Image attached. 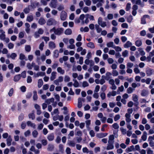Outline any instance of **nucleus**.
Segmentation results:
<instances>
[{
  "mask_svg": "<svg viewBox=\"0 0 154 154\" xmlns=\"http://www.w3.org/2000/svg\"><path fill=\"white\" fill-rule=\"evenodd\" d=\"M147 154H153V151L150 148H148L147 149Z\"/></svg>",
  "mask_w": 154,
  "mask_h": 154,
  "instance_id": "obj_61",
  "label": "nucleus"
},
{
  "mask_svg": "<svg viewBox=\"0 0 154 154\" xmlns=\"http://www.w3.org/2000/svg\"><path fill=\"white\" fill-rule=\"evenodd\" d=\"M132 100L133 101L135 102H137L138 101V96L135 94L133 95Z\"/></svg>",
  "mask_w": 154,
  "mask_h": 154,
  "instance_id": "obj_39",
  "label": "nucleus"
},
{
  "mask_svg": "<svg viewBox=\"0 0 154 154\" xmlns=\"http://www.w3.org/2000/svg\"><path fill=\"white\" fill-rule=\"evenodd\" d=\"M26 67L28 69H31L33 67L32 66V62L31 64L30 63H28L27 64Z\"/></svg>",
  "mask_w": 154,
  "mask_h": 154,
  "instance_id": "obj_55",
  "label": "nucleus"
},
{
  "mask_svg": "<svg viewBox=\"0 0 154 154\" xmlns=\"http://www.w3.org/2000/svg\"><path fill=\"white\" fill-rule=\"evenodd\" d=\"M128 51L127 50H125L124 51L122 52V56L124 57H125L128 56Z\"/></svg>",
  "mask_w": 154,
  "mask_h": 154,
  "instance_id": "obj_49",
  "label": "nucleus"
},
{
  "mask_svg": "<svg viewBox=\"0 0 154 154\" xmlns=\"http://www.w3.org/2000/svg\"><path fill=\"white\" fill-rule=\"evenodd\" d=\"M68 144L69 146L74 147L75 146V143L73 141H69L68 142Z\"/></svg>",
  "mask_w": 154,
  "mask_h": 154,
  "instance_id": "obj_41",
  "label": "nucleus"
},
{
  "mask_svg": "<svg viewBox=\"0 0 154 154\" xmlns=\"http://www.w3.org/2000/svg\"><path fill=\"white\" fill-rule=\"evenodd\" d=\"M54 148V146L53 145L49 144L48 145V150L49 151H52Z\"/></svg>",
  "mask_w": 154,
  "mask_h": 154,
  "instance_id": "obj_51",
  "label": "nucleus"
},
{
  "mask_svg": "<svg viewBox=\"0 0 154 154\" xmlns=\"http://www.w3.org/2000/svg\"><path fill=\"white\" fill-rule=\"evenodd\" d=\"M57 72L60 74L63 75L65 73V71L61 67H58L57 69Z\"/></svg>",
  "mask_w": 154,
  "mask_h": 154,
  "instance_id": "obj_25",
  "label": "nucleus"
},
{
  "mask_svg": "<svg viewBox=\"0 0 154 154\" xmlns=\"http://www.w3.org/2000/svg\"><path fill=\"white\" fill-rule=\"evenodd\" d=\"M63 31L64 29L62 28H58L56 29L55 27H54L50 30V32L51 33L54 32L55 35H60L63 33Z\"/></svg>",
  "mask_w": 154,
  "mask_h": 154,
  "instance_id": "obj_2",
  "label": "nucleus"
},
{
  "mask_svg": "<svg viewBox=\"0 0 154 154\" xmlns=\"http://www.w3.org/2000/svg\"><path fill=\"white\" fill-rule=\"evenodd\" d=\"M67 16V13L64 11H62L61 12L60 14V19L62 21L65 20Z\"/></svg>",
  "mask_w": 154,
  "mask_h": 154,
  "instance_id": "obj_5",
  "label": "nucleus"
},
{
  "mask_svg": "<svg viewBox=\"0 0 154 154\" xmlns=\"http://www.w3.org/2000/svg\"><path fill=\"white\" fill-rule=\"evenodd\" d=\"M89 30L87 26L85 27L84 28L82 27L80 29L81 31L84 32H87L89 31Z\"/></svg>",
  "mask_w": 154,
  "mask_h": 154,
  "instance_id": "obj_33",
  "label": "nucleus"
},
{
  "mask_svg": "<svg viewBox=\"0 0 154 154\" xmlns=\"http://www.w3.org/2000/svg\"><path fill=\"white\" fill-rule=\"evenodd\" d=\"M112 127L115 129H118L119 128V126L118 124L116 123H114L112 125Z\"/></svg>",
  "mask_w": 154,
  "mask_h": 154,
  "instance_id": "obj_62",
  "label": "nucleus"
},
{
  "mask_svg": "<svg viewBox=\"0 0 154 154\" xmlns=\"http://www.w3.org/2000/svg\"><path fill=\"white\" fill-rule=\"evenodd\" d=\"M86 5L89 6L91 5V1L90 0H83Z\"/></svg>",
  "mask_w": 154,
  "mask_h": 154,
  "instance_id": "obj_52",
  "label": "nucleus"
},
{
  "mask_svg": "<svg viewBox=\"0 0 154 154\" xmlns=\"http://www.w3.org/2000/svg\"><path fill=\"white\" fill-rule=\"evenodd\" d=\"M148 141L149 142V146L153 149H154V142L152 140H148Z\"/></svg>",
  "mask_w": 154,
  "mask_h": 154,
  "instance_id": "obj_40",
  "label": "nucleus"
},
{
  "mask_svg": "<svg viewBox=\"0 0 154 154\" xmlns=\"http://www.w3.org/2000/svg\"><path fill=\"white\" fill-rule=\"evenodd\" d=\"M33 99L34 100H36L38 99V96L37 94V92L36 91H34L33 92Z\"/></svg>",
  "mask_w": 154,
  "mask_h": 154,
  "instance_id": "obj_35",
  "label": "nucleus"
},
{
  "mask_svg": "<svg viewBox=\"0 0 154 154\" xmlns=\"http://www.w3.org/2000/svg\"><path fill=\"white\" fill-rule=\"evenodd\" d=\"M72 32V30L71 29L68 28L66 29L64 32V34L67 35H70Z\"/></svg>",
  "mask_w": 154,
  "mask_h": 154,
  "instance_id": "obj_22",
  "label": "nucleus"
},
{
  "mask_svg": "<svg viewBox=\"0 0 154 154\" xmlns=\"http://www.w3.org/2000/svg\"><path fill=\"white\" fill-rule=\"evenodd\" d=\"M134 90V89L132 88L129 87L127 89V92L128 94H131L133 92V91Z\"/></svg>",
  "mask_w": 154,
  "mask_h": 154,
  "instance_id": "obj_44",
  "label": "nucleus"
},
{
  "mask_svg": "<svg viewBox=\"0 0 154 154\" xmlns=\"http://www.w3.org/2000/svg\"><path fill=\"white\" fill-rule=\"evenodd\" d=\"M134 147L133 146H130L129 147L125 149V151L127 152L134 151Z\"/></svg>",
  "mask_w": 154,
  "mask_h": 154,
  "instance_id": "obj_16",
  "label": "nucleus"
},
{
  "mask_svg": "<svg viewBox=\"0 0 154 154\" xmlns=\"http://www.w3.org/2000/svg\"><path fill=\"white\" fill-rule=\"evenodd\" d=\"M134 65V64L131 63H128L127 64V68H131Z\"/></svg>",
  "mask_w": 154,
  "mask_h": 154,
  "instance_id": "obj_56",
  "label": "nucleus"
},
{
  "mask_svg": "<svg viewBox=\"0 0 154 154\" xmlns=\"http://www.w3.org/2000/svg\"><path fill=\"white\" fill-rule=\"evenodd\" d=\"M154 72V70L150 69H148L146 71V73L147 76H150Z\"/></svg>",
  "mask_w": 154,
  "mask_h": 154,
  "instance_id": "obj_12",
  "label": "nucleus"
},
{
  "mask_svg": "<svg viewBox=\"0 0 154 154\" xmlns=\"http://www.w3.org/2000/svg\"><path fill=\"white\" fill-rule=\"evenodd\" d=\"M140 85V84L139 83H136L135 82L131 84V86L132 88H135L137 87H139Z\"/></svg>",
  "mask_w": 154,
  "mask_h": 154,
  "instance_id": "obj_29",
  "label": "nucleus"
},
{
  "mask_svg": "<svg viewBox=\"0 0 154 154\" xmlns=\"http://www.w3.org/2000/svg\"><path fill=\"white\" fill-rule=\"evenodd\" d=\"M91 121L90 120H87L85 121L86 126L88 129H89V126L91 124Z\"/></svg>",
  "mask_w": 154,
  "mask_h": 154,
  "instance_id": "obj_34",
  "label": "nucleus"
},
{
  "mask_svg": "<svg viewBox=\"0 0 154 154\" xmlns=\"http://www.w3.org/2000/svg\"><path fill=\"white\" fill-rule=\"evenodd\" d=\"M48 45L49 48L51 49H53L56 48L55 44L53 42H50Z\"/></svg>",
  "mask_w": 154,
  "mask_h": 154,
  "instance_id": "obj_15",
  "label": "nucleus"
},
{
  "mask_svg": "<svg viewBox=\"0 0 154 154\" xmlns=\"http://www.w3.org/2000/svg\"><path fill=\"white\" fill-rule=\"evenodd\" d=\"M114 137L113 135H110L109 137V139L108 141V143L113 142L112 141L114 140Z\"/></svg>",
  "mask_w": 154,
  "mask_h": 154,
  "instance_id": "obj_47",
  "label": "nucleus"
},
{
  "mask_svg": "<svg viewBox=\"0 0 154 154\" xmlns=\"http://www.w3.org/2000/svg\"><path fill=\"white\" fill-rule=\"evenodd\" d=\"M107 18L109 20H112L113 18V15L112 14L109 13L107 14Z\"/></svg>",
  "mask_w": 154,
  "mask_h": 154,
  "instance_id": "obj_37",
  "label": "nucleus"
},
{
  "mask_svg": "<svg viewBox=\"0 0 154 154\" xmlns=\"http://www.w3.org/2000/svg\"><path fill=\"white\" fill-rule=\"evenodd\" d=\"M138 51L139 52L140 54L141 55L143 56L145 54V53L142 48H139L138 49Z\"/></svg>",
  "mask_w": 154,
  "mask_h": 154,
  "instance_id": "obj_31",
  "label": "nucleus"
},
{
  "mask_svg": "<svg viewBox=\"0 0 154 154\" xmlns=\"http://www.w3.org/2000/svg\"><path fill=\"white\" fill-rule=\"evenodd\" d=\"M100 96L102 100L105 99L106 98L105 94L104 92H102L100 94Z\"/></svg>",
  "mask_w": 154,
  "mask_h": 154,
  "instance_id": "obj_58",
  "label": "nucleus"
},
{
  "mask_svg": "<svg viewBox=\"0 0 154 154\" xmlns=\"http://www.w3.org/2000/svg\"><path fill=\"white\" fill-rule=\"evenodd\" d=\"M33 20V17L32 15H28L27 18V21L29 22H31Z\"/></svg>",
  "mask_w": 154,
  "mask_h": 154,
  "instance_id": "obj_36",
  "label": "nucleus"
},
{
  "mask_svg": "<svg viewBox=\"0 0 154 154\" xmlns=\"http://www.w3.org/2000/svg\"><path fill=\"white\" fill-rule=\"evenodd\" d=\"M43 84V82L42 79H39L38 81V87L40 88Z\"/></svg>",
  "mask_w": 154,
  "mask_h": 154,
  "instance_id": "obj_43",
  "label": "nucleus"
},
{
  "mask_svg": "<svg viewBox=\"0 0 154 154\" xmlns=\"http://www.w3.org/2000/svg\"><path fill=\"white\" fill-rule=\"evenodd\" d=\"M135 45L137 47L141 46L142 45V40L140 39H138L137 40L135 41Z\"/></svg>",
  "mask_w": 154,
  "mask_h": 154,
  "instance_id": "obj_13",
  "label": "nucleus"
},
{
  "mask_svg": "<svg viewBox=\"0 0 154 154\" xmlns=\"http://www.w3.org/2000/svg\"><path fill=\"white\" fill-rule=\"evenodd\" d=\"M57 24V21L54 18H50L47 22V25L48 26H55Z\"/></svg>",
  "mask_w": 154,
  "mask_h": 154,
  "instance_id": "obj_3",
  "label": "nucleus"
},
{
  "mask_svg": "<svg viewBox=\"0 0 154 154\" xmlns=\"http://www.w3.org/2000/svg\"><path fill=\"white\" fill-rule=\"evenodd\" d=\"M125 121L127 123H130L131 121V115L129 114H125Z\"/></svg>",
  "mask_w": 154,
  "mask_h": 154,
  "instance_id": "obj_10",
  "label": "nucleus"
},
{
  "mask_svg": "<svg viewBox=\"0 0 154 154\" xmlns=\"http://www.w3.org/2000/svg\"><path fill=\"white\" fill-rule=\"evenodd\" d=\"M64 9V7L63 5H59L57 8V9L59 11H61L62 10H63Z\"/></svg>",
  "mask_w": 154,
  "mask_h": 154,
  "instance_id": "obj_46",
  "label": "nucleus"
},
{
  "mask_svg": "<svg viewBox=\"0 0 154 154\" xmlns=\"http://www.w3.org/2000/svg\"><path fill=\"white\" fill-rule=\"evenodd\" d=\"M12 141V139L11 136H9L7 139V145L9 146L11 145V142Z\"/></svg>",
  "mask_w": 154,
  "mask_h": 154,
  "instance_id": "obj_21",
  "label": "nucleus"
},
{
  "mask_svg": "<svg viewBox=\"0 0 154 154\" xmlns=\"http://www.w3.org/2000/svg\"><path fill=\"white\" fill-rule=\"evenodd\" d=\"M86 16H87L88 17V18L90 20H94V17L93 16L87 14L86 15Z\"/></svg>",
  "mask_w": 154,
  "mask_h": 154,
  "instance_id": "obj_57",
  "label": "nucleus"
},
{
  "mask_svg": "<svg viewBox=\"0 0 154 154\" xmlns=\"http://www.w3.org/2000/svg\"><path fill=\"white\" fill-rule=\"evenodd\" d=\"M98 25L97 24L95 25V27L97 32L100 33L102 30V29L99 26H100L102 28H104L107 26V24L106 22L103 21V18L101 17L98 18Z\"/></svg>",
  "mask_w": 154,
  "mask_h": 154,
  "instance_id": "obj_1",
  "label": "nucleus"
},
{
  "mask_svg": "<svg viewBox=\"0 0 154 154\" xmlns=\"http://www.w3.org/2000/svg\"><path fill=\"white\" fill-rule=\"evenodd\" d=\"M116 91H113L112 92H109L107 94V96L109 97H110L111 96H116Z\"/></svg>",
  "mask_w": 154,
  "mask_h": 154,
  "instance_id": "obj_18",
  "label": "nucleus"
},
{
  "mask_svg": "<svg viewBox=\"0 0 154 154\" xmlns=\"http://www.w3.org/2000/svg\"><path fill=\"white\" fill-rule=\"evenodd\" d=\"M112 74L113 76H116L119 75V72L116 70H113L112 72Z\"/></svg>",
  "mask_w": 154,
  "mask_h": 154,
  "instance_id": "obj_45",
  "label": "nucleus"
},
{
  "mask_svg": "<svg viewBox=\"0 0 154 154\" xmlns=\"http://www.w3.org/2000/svg\"><path fill=\"white\" fill-rule=\"evenodd\" d=\"M54 138V135L53 134H50L48 135L47 139L49 141H52Z\"/></svg>",
  "mask_w": 154,
  "mask_h": 154,
  "instance_id": "obj_30",
  "label": "nucleus"
},
{
  "mask_svg": "<svg viewBox=\"0 0 154 154\" xmlns=\"http://www.w3.org/2000/svg\"><path fill=\"white\" fill-rule=\"evenodd\" d=\"M120 116L119 115L117 114L116 115L114 118V120L115 121H117L120 119Z\"/></svg>",
  "mask_w": 154,
  "mask_h": 154,
  "instance_id": "obj_60",
  "label": "nucleus"
},
{
  "mask_svg": "<svg viewBox=\"0 0 154 154\" xmlns=\"http://www.w3.org/2000/svg\"><path fill=\"white\" fill-rule=\"evenodd\" d=\"M147 138V133L146 131H144L143 133V134L141 136V138L143 141H145L146 140Z\"/></svg>",
  "mask_w": 154,
  "mask_h": 154,
  "instance_id": "obj_17",
  "label": "nucleus"
},
{
  "mask_svg": "<svg viewBox=\"0 0 154 154\" xmlns=\"http://www.w3.org/2000/svg\"><path fill=\"white\" fill-rule=\"evenodd\" d=\"M87 46L88 47L91 49H94L95 48V46L92 42H89L87 44Z\"/></svg>",
  "mask_w": 154,
  "mask_h": 154,
  "instance_id": "obj_26",
  "label": "nucleus"
},
{
  "mask_svg": "<svg viewBox=\"0 0 154 154\" xmlns=\"http://www.w3.org/2000/svg\"><path fill=\"white\" fill-rule=\"evenodd\" d=\"M35 54L37 56V60H40V57H39L40 54V52L39 50H36L35 52Z\"/></svg>",
  "mask_w": 154,
  "mask_h": 154,
  "instance_id": "obj_27",
  "label": "nucleus"
},
{
  "mask_svg": "<svg viewBox=\"0 0 154 154\" xmlns=\"http://www.w3.org/2000/svg\"><path fill=\"white\" fill-rule=\"evenodd\" d=\"M107 134V133H100L97 134L96 136L97 137L100 138L106 137Z\"/></svg>",
  "mask_w": 154,
  "mask_h": 154,
  "instance_id": "obj_11",
  "label": "nucleus"
},
{
  "mask_svg": "<svg viewBox=\"0 0 154 154\" xmlns=\"http://www.w3.org/2000/svg\"><path fill=\"white\" fill-rule=\"evenodd\" d=\"M148 93L149 92L147 90H143L142 91L141 94L143 97H145L148 95Z\"/></svg>",
  "mask_w": 154,
  "mask_h": 154,
  "instance_id": "obj_23",
  "label": "nucleus"
},
{
  "mask_svg": "<svg viewBox=\"0 0 154 154\" xmlns=\"http://www.w3.org/2000/svg\"><path fill=\"white\" fill-rule=\"evenodd\" d=\"M73 81L74 82V84H73V86L75 87H79V83L75 79H73Z\"/></svg>",
  "mask_w": 154,
  "mask_h": 154,
  "instance_id": "obj_53",
  "label": "nucleus"
},
{
  "mask_svg": "<svg viewBox=\"0 0 154 154\" xmlns=\"http://www.w3.org/2000/svg\"><path fill=\"white\" fill-rule=\"evenodd\" d=\"M27 124L28 126H30L32 128H35L36 127V125L34 123H33L29 121H28L27 122Z\"/></svg>",
  "mask_w": 154,
  "mask_h": 154,
  "instance_id": "obj_24",
  "label": "nucleus"
},
{
  "mask_svg": "<svg viewBox=\"0 0 154 154\" xmlns=\"http://www.w3.org/2000/svg\"><path fill=\"white\" fill-rule=\"evenodd\" d=\"M41 143L43 146H46L48 143L47 141L45 139H43L41 140Z\"/></svg>",
  "mask_w": 154,
  "mask_h": 154,
  "instance_id": "obj_59",
  "label": "nucleus"
},
{
  "mask_svg": "<svg viewBox=\"0 0 154 154\" xmlns=\"http://www.w3.org/2000/svg\"><path fill=\"white\" fill-rule=\"evenodd\" d=\"M38 23L41 25H43L46 23V21L44 18L41 17L39 20Z\"/></svg>",
  "mask_w": 154,
  "mask_h": 154,
  "instance_id": "obj_20",
  "label": "nucleus"
},
{
  "mask_svg": "<svg viewBox=\"0 0 154 154\" xmlns=\"http://www.w3.org/2000/svg\"><path fill=\"white\" fill-rule=\"evenodd\" d=\"M92 1L93 3L94 4L98 2L96 5L97 7L102 6L104 3V0H92Z\"/></svg>",
  "mask_w": 154,
  "mask_h": 154,
  "instance_id": "obj_4",
  "label": "nucleus"
},
{
  "mask_svg": "<svg viewBox=\"0 0 154 154\" xmlns=\"http://www.w3.org/2000/svg\"><path fill=\"white\" fill-rule=\"evenodd\" d=\"M113 142H109L108 143V145L107 146L106 149L107 150H109L113 149L114 146L113 145Z\"/></svg>",
  "mask_w": 154,
  "mask_h": 154,
  "instance_id": "obj_9",
  "label": "nucleus"
},
{
  "mask_svg": "<svg viewBox=\"0 0 154 154\" xmlns=\"http://www.w3.org/2000/svg\"><path fill=\"white\" fill-rule=\"evenodd\" d=\"M83 99L79 98L78 99V107L79 108H80L82 106V101L83 100Z\"/></svg>",
  "mask_w": 154,
  "mask_h": 154,
  "instance_id": "obj_19",
  "label": "nucleus"
},
{
  "mask_svg": "<svg viewBox=\"0 0 154 154\" xmlns=\"http://www.w3.org/2000/svg\"><path fill=\"white\" fill-rule=\"evenodd\" d=\"M29 118L30 119H32L33 120L35 118V116L34 113H31L29 115Z\"/></svg>",
  "mask_w": 154,
  "mask_h": 154,
  "instance_id": "obj_63",
  "label": "nucleus"
},
{
  "mask_svg": "<svg viewBox=\"0 0 154 154\" xmlns=\"http://www.w3.org/2000/svg\"><path fill=\"white\" fill-rule=\"evenodd\" d=\"M25 49L26 51L29 52L31 50V47L29 45H26L25 47Z\"/></svg>",
  "mask_w": 154,
  "mask_h": 154,
  "instance_id": "obj_54",
  "label": "nucleus"
},
{
  "mask_svg": "<svg viewBox=\"0 0 154 154\" xmlns=\"http://www.w3.org/2000/svg\"><path fill=\"white\" fill-rule=\"evenodd\" d=\"M20 79V75H18L15 76L14 78V81L17 82L19 81Z\"/></svg>",
  "mask_w": 154,
  "mask_h": 154,
  "instance_id": "obj_42",
  "label": "nucleus"
},
{
  "mask_svg": "<svg viewBox=\"0 0 154 154\" xmlns=\"http://www.w3.org/2000/svg\"><path fill=\"white\" fill-rule=\"evenodd\" d=\"M32 66L34 70L36 71H38L39 69V66L38 65H35V63L32 62Z\"/></svg>",
  "mask_w": 154,
  "mask_h": 154,
  "instance_id": "obj_32",
  "label": "nucleus"
},
{
  "mask_svg": "<svg viewBox=\"0 0 154 154\" xmlns=\"http://www.w3.org/2000/svg\"><path fill=\"white\" fill-rule=\"evenodd\" d=\"M154 116V110L153 111L152 113H149L147 115V118L148 119H149L151 118L152 116Z\"/></svg>",
  "mask_w": 154,
  "mask_h": 154,
  "instance_id": "obj_50",
  "label": "nucleus"
},
{
  "mask_svg": "<svg viewBox=\"0 0 154 154\" xmlns=\"http://www.w3.org/2000/svg\"><path fill=\"white\" fill-rule=\"evenodd\" d=\"M70 78L67 75H65L64 78V81L66 82H68L70 81Z\"/></svg>",
  "mask_w": 154,
  "mask_h": 154,
  "instance_id": "obj_64",
  "label": "nucleus"
},
{
  "mask_svg": "<svg viewBox=\"0 0 154 154\" xmlns=\"http://www.w3.org/2000/svg\"><path fill=\"white\" fill-rule=\"evenodd\" d=\"M57 72H51V75L50 78V79L51 81L54 80L56 77Z\"/></svg>",
  "mask_w": 154,
  "mask_h": 154,
  "instance_id": "obj_14",
  "label": "nucleus"
},
{
  "mask_svg": "<svg viewBox=\"0 0 154 154\" xmlns=\"http://www.w3.org/2000/svg\"><path fill=\"white\" fill-rule=\"evenodd\" d=\"M132 45V43L130 41H128L124 45V47L125 48H128L131 46Z\"/></svg>",
  "mask_w": 154,
  "mask_h": 154,
  "instance_id": "obj_28",
  "label": "nucleus"
},
{
  "mask_svg": "<svg viewBox=\"0 0 154 154\" xmlns=\"http://www.w3.org/2000/svg\"><path fill=\"white\" fill-rule=\"evenodd\" d=\"M57 0H51L49 4V6L51 8H55L57 5Z\"/></svg>",
  "mask_w": 154,
  "mask_h": 154,
  "instance_id": "obj_6",
  "label": "nucleus"
},
{
  "mask_svg": "<svg viewBox=\"0 0 154 154\" xmlns=\"http://www.w3.org/2000/svg\"><path fill=\"white\" fill-rule=\"evenodd\" d=\"M112 73L109 72H107L105 75H103L101 78H104L106 80H109L111 77Z\"/></svg>",
  "mask_w": 154,
  "mask_h": 154,
  "instance_id": "obj_7",
  "label": "nucleus"
},
{
  "mask_svg": "<svg viewBox=\"0 0 154 154\" xmlns=\"http://www.w3.org/2000/svg\"><path fill=\"white\" fill-rule=\"evenodd\" d=\"M38 134V131L36 130H34L32 132V135L33 137L35 138L37 137Z\"/></svg>",
  "mask_w": 154,
  "mask_h": 154,
  "instance_id": "obj_48",
  "label": "nucleus"
},
{
  "mask_svg": "<svg viewBox=\"0 0 154 154\" xmlns=\"http://www.w3.org/2000/svg\"><path fill=\"white\" fill-rule=\"evenodd\" d=\"M85 63L87 65H89L91 66L93 65L94 62L92 60H90L89 59H86L85 61Z\"/></svg>",
  "mask_w": 154,
  "mask_h": 154,
  "instance_id": "obj_8",
  "label": "nucleus"
},
{
  "mask_svg": "<svg viewBox=\"0 0 154 154\" xmlns=\"http://www.w3.org/2000/svg\"><path fill=\"white\" fill-rule=\"evenodd\" d=\"M44 75V73L42 72H39L34 75L35 77H38L39 76H42Z\"/></svg>",
  "mask_w": 154,
  "mask_h": 154,
  "instance_id": "obj_38",
  "label": "nucleus"
}]
</instances>
